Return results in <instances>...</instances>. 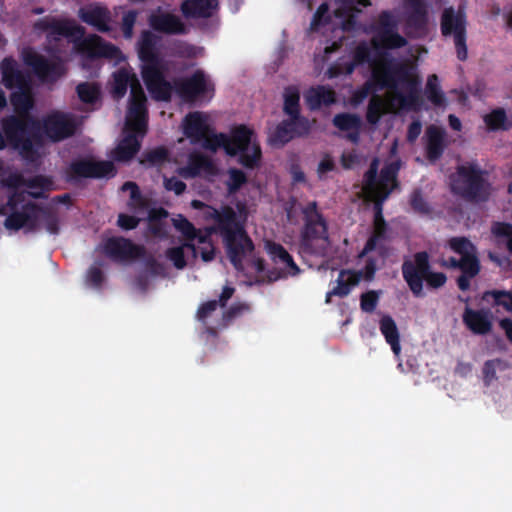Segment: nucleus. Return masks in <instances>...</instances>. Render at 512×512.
<instances>
[{
  "mask_svg": "<svg viewBox=\"0 0 512 512\" xmlns=\"http://www.w3.org/2000/svg\"><path fill=\"white\" fill-rule=\"evenodd\" d=\"M35 29L49 32V37L63 36L73 43V48L82 57L88 59L106 58L119 61L122 59L121 50L114 44L105 42L99 35L85 36V28L70 19L45 17L37 20Z\"/></svg>",
  "mask_w": 512,
  "mask_h": 512,
  "instance_id": "nucleus-1",
  "label": "nucleus"
},
{
  "mask_svg": "<svg viewBox=\"0 0 512 512\" xmlns=\"http://www.w3.org/2000/svg\"><path fill=\"white\" fill-rule=\"evenodd\" d=\"M204 217L206 220H213L211 230L221 236L233 267L242 271L244 259L253 253L255 246L235 210L229 205H223L220 209L207 206Z\"/></svg>",
  "mask_w": 512,
  "mask_h": 512,
  "instance_id": "nucleus-2",
  "label": "nucleus"
},
{
  "mask_svg": "<svg viewBox=\"0 0 512 512\" xmlns=\"http://www.w3.org/2000/svg\"><path fill=\"white\" fill-rule=\"evenodd\" d=\"M300 210L304 222L300 236L301 250L309 255L325 256L329 246L328 223L318 203L310 201Z\"/></svg>",
  "mask_w": 512,
  "mask_h": 512,
  "instance_id": "nucleus-3",
  "label": "nucleus"
},
{
  "mask_svg": "<svg viewBox=\"0 0 512 512\" xmlns=\"http://www.w3.org/2000/svg\"><path fill=\"white\" fill-rule=\"evenodd\" d=\"M371 78L379 89L397 90L401 84L406 87L407 92L421 94V80L414 74L413 67L405 62L383 57L373 63Z\"/></svg>",
  "mask_w": 512,
  "mask_h": 512,
  "instance_id": "nucleus-4",
  "label": "nucleus"
},
{
  "mask_svg": "<svg viewBox=\"0 0 512 512\" xmlns=\"http://www.w3.org/2000/svg\"><path fill=\"white\" fill-rule=\"evenodd\" d=\"M402 276L414 297H423V283L430 289H438L447 282L443 272L432 270L430 256L426 251L416 252L413 258L405 260L401 267Z\"/></svg>",
  "mask_w": 512,
  "mask_h": 512,
  "instance_id": "nucleus-5",
  "label": "nucleus"
},
{
  "mask_svg": "<svg viewBox=\"0 0 512 512\" xmlns=\"http://www.w3.org/2000/svg\"><path fill=\"white\" fill-rule=\"evenodd\" d=\"M1 127L8 145L17 150L26 160H34L37 151L34 142L39 140L35 130L37 123L28 116H6L1 120Z\"/></svg>",
  "mask_w": 512,
  "mask_h": 512,
  "instance_id": "nucleus-6",
  "label": "nucleus"
},
{
  "mask_svg": "<svg viewBox=\"0 0 512 512\" xmlns=\"http://www.w3.org/2000/svg\"><path fill=\"white\" fill-rule=\"evenodd\" d=\"M486 171L476 163L460 165L452 180V192L470 202H485L490 197L491 185L485 178Z\"/></svg>",
  "mask_w": 512,
  "mask_h": 512,
  "instance_id": "nucleus-7",
  "label": "nucleus"
},
{
  "mask_svg": "<svg viewBox=\"0 0 512 512\" xmlns=\"http://www.w3.org/2000/svg\"><path fill=\"white\" fill-rule=\"evenodd\" d=\"M253 135V130L246 125H239L225 139V153L231 157L238 155L239 164L247 169L258 167L262 158L261 147L253 141Z\"/></svg>",
  "mask_w": 512,
  "mask_h": 512,
  "instance_id": "nucleus-8",
  "label": "nucleus"
},
{
  "mask_svg": "<svg viewBox=\"0 0 512 512\" xmlns=\"http://www.w3.org/2000/svg\"><path fill=\"white\" fill-rule=\"evenodd\" d=\"M467 26L468 20L464 6L459 5L457 9L453 6L443 9L440 16V31L443 37L453 38L456 55L460 61H465L468 57Z\"/></svg>",
  "mask_w": 512,
  "mask_h": 512,
  "instance_id": "nucleus-9",
  "label": "nucleus"
},
{
  "mask_svg": "<svg viewBox=\"0 0 512 512\" xmlns=\"http://www.w3.org/2000/svg\"><path fill=\"white\" fill-rule=\"evenodd\" d=\"M116 168L111 161H94L82 158L73 160L65 170V180L71 184H78L84 178L99 179L113 177Z\"/></svg>",
  "mask_w": 512,
  "mask_h": 512,
  "instance_id": "nucleus-10",
  "label": "nucleus"
},
{
  "mask_svg": "<svg viewBox=\"0 0 512 512\" xmlns=\"http://www.w3.org/2000/svg\"><path fill=\"white\" fill-rule=\"evenodd\" d=\"M126 129L139 134L143 138L148 129V109L147 97L139 80H135L132 91L130 92Z\"/></svg>",
  "mask_w": 512,
  "mask_h": 512,
  "instance_id": "nucleus-11",
  "label": "nucleus"
},
{
  "mask_svg": "<svg viewBox=\"0 0 512 512\" xmlns=\"http://www.w3.org/2000/svg\"><path fill=\"white\" fill-rule=\"evenodd\" d=\"M165 71L166 67L163 61L141 65L143 82L151 97L156 101H170L175 90V84L166 79Z\"/></svg>",
  "mask_w": 512,
  "mask_h": 512,
  "instance_id": "nucleus-12",
  "label": "nucleus"
},
{
  "mask_svg": "<svg viewBox=\"0 0 512 512\" xmlns=\"http://www.w3.org/2000/svg\"><path fill=\"white\" fill-rule=\"evenodd\" d=\"M23 61L42 82H56L66 73V67L61 58L57 57L50 61L33 49L23 52Z\"/></svg>",
  "mask_w": 512,
  "mask_h": 512,
  "instance_id": "nucleus-13",
  "label": "nucleus"
},
{
  "mask_svg": "<svg viewBox=\"0 0 512 512\" xmlns=\"http://www.w3.org/2000/svg\"><path fill=\"white\" fill-rule=\"evenodd\" d=\"M103 253L113 262L130 263L144 258L146 248L123 236H112L104 241Z\"/></svg>",
  "mask_w": 512,
  "mask_h": 512,
  "instance_id": "nucleus-14",
  "label": "nucleus"
},
{
  "mask_svg": "<svg viewBox=\"0 0 512 512\" xmlns=\"http://www.w3.org/2000/svg\"><path fill=\"white\" fill-rule=\"evenodd\" d=\"M398 23L390 11H382L378 17L376 36L371 40L375 49H399L407 45V40L397 31Z\"/></svg>",
  "mask_w": 512,
  "mask_h": 512,
  "instance_id": "nucleus-15",
  "label": "nucleus"
},
{
  "mask_svg": "<svg viewBox=\"0 0 512 512\" xmlns=\"http://www.w3.org/2000/svg\"><path fill=\"white\" fill-rule=\"evenodd\" d=\"M42 129L51 141L59 142L74 135L76 123L69 114L53 112L43 119Z\"/></svg>",
  "mask_w": 512,
  "mask_h": 512,
  "instance_id": "nucleus-16",
  "label": "nucleus"
},
{
  "mask_svg": "<svg viewBox=\"0 0 512 512\" xmlns=\"http://www.w3.org/2000/svg\"><path fill=\"white\" fill-rule=\"evenodd\" d=\"M78 18L85 24L91 26L100 33H108L112 30V14L110 10L101 3H90L78 10Z\"/></svg>",
  "mask_w": 512,
  "mask_h": 512,
  "instance_id": "nucleus-17",
  "label": "nucleus"
},
{
  "mask_svg": "<svg viewBox=\"0 0 512 512\" xmlns=\"http://www.w3.org/2000/svg\"><path fill=\"white\" fill-rule=\"evenodd\" d=\"M176 93L186 102H194L208 91L204 71L196 70L191 76L174 80Z\"/></svg>",
  "mask_w": 512,
  "mask_h": 512,
  "instance_id": "nucleus-18",
  "label": "nucleus"
},
{
  "mask_svg": "<svg viewBox=\"0 0 512 512\" xmlns=\"http://www.w3.org/2000/svg\"><path fill=\"white\" fill-rule=\"evenodd\" d=\"M466 328L475 335H487L493 328V313L490 309L466 307L462 315Z\"/></svg>",
  "mask_w": 512,
  "mask_h": 512,
  "instance_id": "nucleus-19",
  "label": "nucleus"
},
{
  "mask_svg": "<svg viewBox=\"0 0 512 512\" xmlns=\"http://www.w3.org/2000/svg\"><path fill=\"white\" fill-rule=\"evenodd\" d=\"M150 27L160 33L167 35H184L188 28L181 18L171 13H153L148 19Z\"/></svg>",
  "mask_w": 512,
  "mask_h": 512,
  "instance_id": "nucleus-20",
  "label": "nucleus"
},
{
  "mask_svg": "<svg viewBox=\"0 0 512 512\" xmlns=\"http://www.w3.org/2000/svg\"><path fill=\"white\" fill-rule=\"evenodd\" d=\"M41 208L33 202L25 204L22 211H13L5 219L4 225L9 230L18 231L21 228L34 230L36 227V212Z\"/></svg>",
  "mask_w": 512,
  "mask_h": 512,
  "instance_id": "nucleus-21",
  "label": "nucleus"
},
{
  "mask_svg": "<svg viewBox=\"0 0 512 512\" xmlns=\"http://www.w3.org/2000/svg\"><path fill=\"white\" fill-rule=\"evenodd\" d=\"M215 175L216 167L210 157L200 153L192 152L188 156L187 165L179 169V174L185 179H192L200 176Z\"/></svg>",
  "mask_w": 512,
  "mask_h": 512,
  "instance_id": "nucleus-22",
  "label": "nucleus"
},
{
  "mask_svg": "<svg viewBox=\"0 0 512 512\" xmlns=\"http://www.w3.org/2000/svg\"><path fill=\"white\" fill-rule=\"evenodd\" d=\"M211 132L207 117L202 112H190L183 122V133L192 144L200 143L206 134Z\"/></svg>",
  "mask_w": 512,
  "mask_h": 512,
  "instance_id": "nucleus-23",
  "label": "nucleus"
},
{
  "mask_svg": "<svg viewBox=\"0 0 512 512\" xmlns=\"http://www.w3.org/2000/svg\"><path fill=\"white\" fill-rule=\"evenodd\" d=\"M376 212L374 216L373 222V230L370 237L367 239L363 250L360 253V256H365L370 252L374 251L376 248L379 250H383L384 247L380 244V242L386 240L388 226L382 215V205H376Z\"/></svg>",
  "mask_w": 512,
  "mask_h": 512,
  "instance_id": "nucleus-24",
  "label": "nucleus"
},
{
  "mask_svg": "<svg viewBox=\"0 0 512 512\" xmlns=\"http://www.w3.org/2000/svg\"><path fill=\"white\" fill-rule=\"evenodd\" d=\"M426 158L429 162L434 163L438 161L446 148L445 137L446 132L443 128L430 125L427 127L426 132Z\"/></svg>",
  "mask_w": 512,
  "mask_h": 512,
  "instance_id": "nucleus-25",
  "label": "nucleus"
},
{
  "mask_svg": "<svg viewBox=\"0 0 512 512\" xmlns=\"http://www.w3.org/2000/svg\"><path fill=\"white\" fill-rule=\"evenodd\" d=\"M2 84L7 89L28 88L27 76L18 68L16 60L6 57L1 62Z\"/></svg>",
  "mask_w": 512,
  "mask_h": 512,
  "instance_id": "nucleus-26",
  "label": "nucleus"
},
{
  "mask_svg": "<svg viewBox=\"0 0 512 512\" xmlns=\"http://www.w3.org/2000/svg\"><path fill=\"white\" fill-rule=\"evenodd\" d=\"M400 170V162H390L381 169L378 187V205L389 197L394 188L398 186L397 176Z\"/></svg>",
  "mask_w": 512,
  "mask_h": 512,
  "instance_id": "nucleus-27",
  "label": "nucleus"
},
{
  "mask_svg": "<svg viewBox=\"0 0 512 512\" xmlns=\"http://www.w3.org/2000/svg\"><path fill=\"white\" fill-rule=\"evenodd\" d=\"M218 9V0H184L181 12L187 19L209 18Z\"/></svg>",
  "mask_w": 512,
  "mask_h": 512,
  "instance_id": "nucleus-28",
  "label": "nucleus"
},
{
  "mask_svg": "<svg viewBox=\"0 0 512 512\" xmlns=\"http://www.w3.org/2000/svg\"><path fill=\"white\" fill-rule=\"evenodd\" d=\"M139 134L128 130V133L118 143L113 152L112 158L117 162H127L132 160L141 148Z\"/></svg>",
  "mask_w": 512,
  "mask_h": 512,
  "instance_id": "nucleus-29",
  "label": "nucleus"
},
{
  "mask_svg": "<svg viewBox=\"0 0 512 512\" xmlns=\"http://www.w3.org/2000/svg\"><path fill=\"white\" fill-rule=\"evenodd\" d=\"M304 98L308 108L311 111H315L323 105L330 106L334 104L336 102V93L331 87L318 85L308 89Z\"/></svg>",
  "mask_w": 512,
  "mask_h": 512,
  "instance_id": "nucleus-30",
  "label": "nucleus"
},
{
  "mask_svg": "<svg viewBox=\"0 0 512 512\" xmlns=\"http://www.w3.org/2000/svg\"><path fill=\"white\" fill-rule=\"evenodd\" d=\"M112 79L111 95L116 101L121 100L126 95L128 87L131 92L135 80H139L134 72L123 67L112 74Z\"/></svg>",
  "mask_w": 512,
  "mask_h": 512,
  "instance_id": "nucleus-31",
  "label": "nucleus"
},
{
  "mask_svg": "<svg viewBox=\"0 0 512 512\" xmlns=\"http://www.w3.org/2000/svg\"><path fill=\"white\" fill-rule=\"evenodd\" d=\"M360 281V274L352 270H341L336 280V286L326 294V303L330 302L332 296L346 297L352 287Z\"/></svg>",
  "mask_w": 512,
  "mask_h": 512,
  "instance_id": "nucleus-32",
  "label": "nucleus"
},
{
  "mask_svg": "<svg viewBox=\"0 0 512 512\" xmlns=\"http://www.w3.org/2000/svg\"><path fill=\"white\" fill-rule=\"evenodd\" d=\"M406 7L410 10L406 23L408 27L423 29L427 25L428 11L425 0H405Z\"/></svg>",
  "mask_w": 512,
  "mask_h": 512,
  "instance_id": "nucleus-33",
  "label": "nucleus"
},
{
  "mask_svg": "<svg viewBox=\"0 0 512 512\" xmlns=\"http://www.w3.org/2000/svg\"><path fill=\"white\" fill-rule=\"evenodd\" d=\"M157 38L150 31H144L139 41V58L142 61V65L160 63L163 61L159 56L157 49Z\"/></svg>",
  "mask_w": 512,
  "mask_h": 512,
  "instance_id": "nucleus-34",
  "label": "nucleus"
},
{
  "mask_svg": "<svg viewBox=\"0 0 512 512\" xmlns=\"http://www.w3.org/2000/svg\"><path fill=\"white\" fill-rule=\"evenodd\" d=\"M267 251L275 263H281L285 266L287 274L296 276L300 273V268L284 246L276 242H268Z\"/></svg>",
  "mask_w": 512,
  "mask_h": 512,
  "instance_id": "nucleus-35",
  "label": "nucleus"
},
{
  "mask_svg": "<svg viewBox=\"0 0 512 512\" xmlns=\"http://www.w3.org/2000/svg\"><path fill=\"white\" fill-rule=\"evenodd\" d=\"M379 328L393 353L398 356L401 351L400 335L394 319L390 315L382 316Z\"/></svg>",
  "mask_w": 512,
  "mask_h": 512,
  "instance_id": "nucleus-36",
  "label": "nucleus"
},
{
  "mask_svg": "<svg viewBox=\"0 0 512 512\" xmlns=\"http://www.w3.org/2000/svg\"><path fill=\"white\" fill-rule=\"evenodd\" d=\"M170 160V153L164 146H159L142 154L139 162L145 167H161Z\"/></svg>",
  "mask_w": 512,
  "mask_h": 512,
  "instance_id": "nucleus-37",
  "label": "nucleus"
},
{
  "mask_svg": "<svg viewBox=\"0 0 512 512\" xmlns=\"http://www.w3.org/2000/svg\"><path fill=\"white\" fill-rule=\"evenodd\" d=\"M53 186V181L50 177L45 175H36L31 178H26L25 187L29 189H38L39 191H29L28 194L34 199L46 198L45 192L50 191Z\"/></svg>",
  "mask_w": 512,
  "mask_h": 512,
  "instance_id": "nucleus-38",
  "label": "nucleus"
},
{
  "mask_svg": "<svg viewBox=\"0 0 512 512\" xmlns=\"http://www.w3.org/2000/svg\"><path fill=\"white\" fill-rule=\"evenodd\" d=\"M509 368V363L501 358L490 359L484 362L482 367L483 383L489 387L498 379L497 371H505Z\"/></svg>",
  "mask_w": 512,
  "mask_h": 512,
  "instance_id": "nucleus-39",
  "label": "nucleus"
},
{
  "mask_svg": "<svg viewBox=\"0 0 512 512\" xmlns=\"http://www.w3.org/2000/svg\"><path fill=\"white\" fill-rule=\"evenodd\" d=\"M18 90L13 92L10 96V101L14 110L19 114H25L33 107V98L30 94V87L28 88H17Z\"/></svg>",
  "mask_w": 512,
  "mask_h": 512,
  "instance_id": "nucleus-40",
  "label": "nucleus"
},
{
  "mask_svg": "<svg viewBox=\"0 0 512 512\" xmlns=\"http://www.w3.org/2000/svg\"><path fill=\"white\" fill-rule=\"evenodd\" d=\"M424 93L427 99L435 106H443L446 102L445 94L440 87L436 74L428 76Z\"/></svg>",
  "mask_w": 512,
  "mask_h": 512,
  "instance_id": "nucleus-41",
  "label": "nucleus"
},
{
  "mask_svg": "<svg viewBox=\"0 0 512 512\" xmlns=\"http://www.w3.org/2000/svg\"><path fill=\"white\" fill-rule=\"evenodd\" d=\"M295 135L292 132V128L287 119L282 120L274 129L269 136V142L273 146L282 147L292 139Z\"/></svg>",
  "mask_w": 512,
  "mask_h": 512,
  "instance_id": "nucleus-42",
  "label": "nucleus"
},
{
  "mask_svg": "<svg viewBox=\"0 0 512 512\" xmlns=\"http://www.w3.org/2000/svg\"><path fill=\"white\" fill-rule=\"evenodd\" d=\"M490 298L493 300V306H501L506 311H512V291L497 289L485 291L482 295V299L489 301Z\"/></svg>",
  "mask_w": 512,
  "mask_h": 512,
  "instance_id": "nucleus-43",
  "label": "nucleus"
},
{
  "mask_svg": "<svg viewBox=\"0 0 512 512\" xmlns=\"http://www.w3.org/2000/svg\"><path fill=\"white\" fill-rule=\"evenodd\" d=\"M385 113V102L379 95H372L366 111V120L371 125L379 123L382 115Z\"/></svg>",
  "mask_w": 512,
  "mask_h": 512,
  "instance_id": "nucleus-44",
  "label": "nucleus"
},
{
  "mask_svg": "<svg viewBox=\"0 0 512 512\" xmlns=\"http://www.w3.org/2000/svg\"><path fill=\"white\" fill-rule=\"evenodd\" d=\"M174 226L187 240V243H185L184 246L190 248L193 250V252H196L195 246L192 243L195 241V237L197 236V229L195 226L183 216H180L179 219L174 220Z\"/></svg>",
  "mask_w": 512,
  "mask_h": 512,
  "instance_id": "nucleus-45",
  "label": "nucleus"
},
{
  "mask_svg": "<svg viewBox=\"0 0 512 512\" xmlns=\"http://www.w3.org/2000/svg\"><path fill=\"white\" fill-rule=\"evenodd\" d=\"M300 94L297 88L288 87L284 92L283 111L288 116H295L300 113Z\"/></svg>",
  "mask_w": 512,
  "mask_h": 512,
  "instance_id": "nucleus-46",
  "label": "nucleus"
},
{
  "mask_svg": "<svg viewBox=\"0 0 512 512\" xmlns=\"http://www.w3.org/2000/svg\"><path fill=\"white\" fill-rule=\"evenodd\" d=\"M76 92L79 99L86 104H94L100 97V89L95 83L82 82L77 85Z\"/></svg>",
  "mask_w": 512,
  "mask_h": 512,
  "instance_id": "nucleus-47",
  "label": "nucleus"
},
{
  "mask_svg": "<svg viewBox=\"0 0 512 512\" xmlns=\"http://www.w3.org/2000/svg\"><path fill=\"white\" fill-rule=\"evenodd\" d=\"M333 124L341 131L359 130L361 119L356 114L339 113L334 116Z\"/></svg>",
  "mask_w": 512,
  "mask_h": 512,
  "instance_id": "nucleus-48",
  "label": "nucleus"
},
{
  "mask_svg": "<svg viewBox=\"0 0 512 512\" xmlns=\"http://www.w3.org/2000/svg\"><path fill=\"white\" fill-rule=\"evenodd\" d=\"M378 173V162L377 160H373L370 164L369 169L366 171L364 175L365 187L366 190L375 198L376 205H378V187H379V177H377Z\"/></svg>",
  "mask_w": 512,
  "mask_h": 512,
  "instance_id": "nucleus-49",
  "label": "nucleus"
},
{
  "mask_svg": "<svg viewBox=\"0 0 512 512\" xmlns=\"http://www.w3.org/2000/svg\"><path fill=\"white\" fill-rule=\"evenodd\" d=\"M292 128V132L296 137L307 136L311 131V122L307 117L296 114L295 116H289L287 119Z\"/></svg>",
  "mask_w": 512,
  "mask_h": 512,
  "instance_id": "nucleus-50",
  "label": "nucleus"
},
{
  "mask_svg": "<svg viewBox=\"0 0 512 512\" xmlns=\"http://www.w3.org/2000/svg\"><path fill=\"white\" fill-rule=\"evenodd\" d=\"M506 120L507 115L503 108L494 109L484 117V122L491 131L505 129Z\"/></svg>",
  "mask_w": 512,
  "mask_h": 512,
  "instance_id": "nucleus-51",
  "label": "nucleus"
},
{
  "mask_svg": "<svg viewBox=\"0 0 512 512\" xmlns=\"http://www.w3.org/2000/svg\"><path fill=\"white\" fill-rule=\"evenodd\" d=\"M449 247L461 257L476 253V247L466 237H452L448 241Z\"/></svg>",
  "mask_w": 512,
  "mask_h": 512,
  "instance_id": "nucleus-52",
  "label": "nucleus"
},
{
  "mask_svg": "<svg viewBox=\"0 0 512 512\" xmlns=\"http://www.w3.org/2000/svg\"><path fill=\"white\" fill-rule=\"evenodd\" d=\"M396 98L399 101L400 107L406 110L419 111L423 104L420 93L407 92L403 94L398 92Z\"/></svg>",
  "mask_w": 512,
  "mask_h": 512,
  "instance_id": "nucleus-53",
  "label": "nucleus"
},
{
  "mask_svg": "<svg viewBox=\"0 0 512 512\" xmlns=\"http://www.w3.org/2000/svg\"><path fill=\"white\" fill-rule=\"evenodd\" d=\"M329 11V5L324 2L319 5L317 10L315 11L310 26H309V32H317L319 31L320 27L328 24L330 22V16L328 15Z\"/></svg>",
  "mask_w": 512,
  "mask_h": 512,
  "instance_id": "nucleus-54",
  "label": "nucleus"
},
{
  "mask_svg": "<svg viewBox=\"0 0 512 512\" xmlns=\"http://www.w3.org/2000/svg\"><path fill=\"white\" fill-rule=\"evenodd\" d=\"M409 204L413 211L418 214L427 215L431 212V207L425 200L420 188H416L412 191L409 198Z\"/></svg>",
  "mask_w": 512,
  "mask_h": 512,
  "instance_id": "nucleus-55",
  "label": "nucleus"
},
{
  "mask_svg": "<svg viewBox=\"0 0 512 512\" xmlns=\"http://www.w3.org/2000/svg\"><path fill=\"white\" fill-rule=\"evenodd\" d=\"M226 134L219 133L215 134L211 130V132L207 133L205 138L201 140L202 145L205 149L215 152L219 148H223L225 150V142Z\"/></svg>",
  "mask_w": 512,
  "mask_h": 512,
  "instance_id": "nucleus-56",
  "label": "nucleus"
},
{
  "mask_svg": "<svg viewBox=\"0 0 512 512\" xmlns=\"http://www.w3.org/2000/svg\"><path fill=\"white\" fill-rule=\"evenodd\" d=\"M229 180L227 183L228 191L230 193L237 192L247 182L246 174L237 168H231L229 170Z\"/></svg>",
  "mask_w": 512,
  "mask_h": 512,
  "instance_id": "nucleus-57",
  "label": "nucleus"
},
{
  "mask_svg": "<svg viewBox=\"0 0 512 512\" xmlns=\"http://www.w3.org/2000/svg\"><path fill=\"white\" fill-rule=\"evenodd\" d=\"M461 271L470 277H475L480 272V262L476 253L462 257Z\"/></svg>",
  "mask_w": 512,
  "mask_h": 512,
  "instance_id": "nucleus-58",
  "label": "nucleus"
},
{
  "mask_svg": "<svg viewBox=\"0 0 512 512\" xmlns=\"http://www.w3.org/2000/svg\"><path fill=\"white\" fill-rule=\"evenodd\" d=\"M102 263H98V265H92L86 274V282L92 287L99 288L102 286L105 275L101 269Z\"/></svg>",
  "mask_w": 512,
  "mask_h": 512,
  "instance_id": "nucleus-59",
  "label": "nucleus"
},
{
  "mask_svg": "<svg viewBox=\"0 0 512 512\" xmlns=\"http://www.w3.org/2000/svg\"><path fill=\"white\" fill-rule=\"evenodd\" d=\"M185 246L171 247L166 250V257L173 262V265L177 269H183L186 267V260L184 254Z\"/></svg>",
  "mask_w": 512,
  "mask_h": 512,
  "instance_id": "nucleus-60",
  "label": "nucleus"
},
{
  "mask_svg": "<svg viewBox=\"0 0 512 512\" xmlns=\"http://www.w3.org/2000/svg\"><path fill=\"white\" fill-rule=\"evenodd\" d=\"M378 299L379 295L374 290L363 293L360 297V307L362 311L372 313L378 304Z\"/></svg>",
  "mask_w": 512,
  "mask_h": 512,
  "instance_id": "nucleus-61",
  "label": "nucleus"
},
{
  "mask_svg": "<svg viewBox=\"0 0 512 512\" xmlns=\"http://www.w3.org/2000/svg\"><path fill=\"white\" fill-rule=\"evenodd\" d=\"M137 12L135 10H129L122 17L121 30L123 36L126 39H130L133 35V28L136 23Z\"/></svg>",
  "mask_w": 512,
  "mask_h": 512,
  "instance_id": "nucleus-62",
  "label": "nucleus"
},
{
  "mask_svg": "<svg viewBox=\"0 0 512 512\" xmlns=\"http://www.w3.org/2000/svg\"><path fill=\"white\" fill-rule=\"evenodd\" d=\"M354 64H364L371 62V50L366 42L359 43L353 52Z\"/></svg>",
  "mask_w": 512,
  "mask_h": 512,
  "instance_id": "nucleus-63",
  "label": "nucleus"
},
{
  "mask_svg": "<svg viewBox=\"0 0 512 512\" xmlns=\"http://www.w3.org/2000/svg\"><path fill=\"white\" fill-rule=\"evenodd\" d=\"M336 169V164L333 158L326 154L323 159L319 162L317 167V175L320 180L325 178V175L328 172L334 171Z\"/></svg>",
  "mask_w": 512,
  "mask_h": 512,
  "instance_id": "nucleus-64",
  "label": "nucleus"
}]
</instances>
